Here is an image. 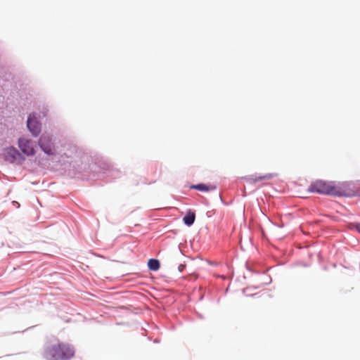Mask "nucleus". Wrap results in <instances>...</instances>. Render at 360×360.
<instances>
[{
  "instance_id": "5",
  "label": "nucleus",
  "mask_w": 360,
  "mask_h": 360,
  "mask_svg": "<svg viewBox=\"0 0 360 360\" xmlns=\"http://www.w3.org/2000/svg\"><path fill=\"white\" fill-rule=\"evenodd\" d=\"M38 143L41 150L48 155H53L54 147L50 136H41Z\"/></svg>"
},
{
  "instance_id": "8",
  "label": "nucleus",
  "mask_w": 360,
  "mask_h": 360,
  "mask_svg": "<svg viewBox=\"0 0 360 360\" xmlns=\"http://www.w3.org/2000/svg\"><path fill=\"white\" fill-rule=\"evenodd\" d=\"M195 219V214L194 212H189L183 218L184 222L188 225L191 226L194 223Z\"/></svg>"
},
{
  "instance_id": "4",
  "label": "nucleus",
  "mask_w": 360,
  "mask_h": 360,
  "mask_svg": "<svg viewBox=\"0 0 360 360\" xmlns=\"http://www.w3.org/2000/svg\"><path fill=\"white\" fill-rule=\"evenodd\" d=\"M4 156L6 160L10 162H18L22 164L25 158L21 155L18 150L14 147H8L4 149Z\"/></svg>"
},
{
  "instance_id": "2",
  "label": "nucleus",
  "mask_w": 360,
  "mask_h": 360,
  "mask_svg": "<svg viewBox=\"0 0 360 360\" xmlns=\"http://www.w3.org/2000/svg\"><path fill=\"white\" fill-rule=\"evenodd\" d=\"M75 354L73 347L63 342L47 345L44 351V357L46 360H67Z\"/></svg>"
},
{
  "instance_id": "9",
  "label": "nucleus",
  "mask_w": 360,
  "mask_h": 360,
  "mask_svg": "<svg viewBox=\"0 0 360 360\" xmlns=\"http://www.w3.org/2000/svg\"><path fill=\"white\" fill-rule=\"evenodd\" d=\"M191 188H193V189H195V190H198V191H209L210 190L215 189V187L214 186H207V185L203 184H200L192 186Z\"/></svg>"
},
{
  "instance_id": "13",
  "label": "nucleus",
  "mask_w": 360,
  "mask_h": 360,
  "mask_svg": "<svg viewBox=\"0 0 360 360\" xmlns=\"http://www.w3.org/2000/svg\"><path fill=\"white\" fill-rule=\"evenodd\" d=\"M13 203H16L19 206V204L17 202L13 201Z\"/></svg>"
},
{
  "instance_id": "1",
  "label": "nucleus",
  "mask_w": 360,
  "mask_h": 360,
  "mask_svg": "<svg viewBox=\"0 0 360 360\" xmlns=\"http://www.w3.org/2000/svg\"><path fill=\"white\" fill-rule=\"evenodd\" d=\"M347 182L335 183L323 180H316L311 184L308 191L322 195L333 196H353L355 192L350 188Z\"/></svg>"
},
{
  "instance_id": "7",
  "label": "nucleus",
  "mask_w": 360,
  "mask_h": 360,
  "mask_svg": "<svg viewBox=\"0 0 360 360\" xmlns=\"http://www.w3.org/2000/svg\"><path fill=\"white\" fill-rule=\"evenodd\" d=\"M272 177L273 174H266L262 176L252 175L248 178V180L251 182H257L258 181L269 180L271 179Z\"/></svg>"
},
{
  "instance_id": "11",
  "label": "nucleus",
  "mask_w": 360,
  "mask_h": 360,
  "mask_svg": "<svg viewBox=\"0 0 360 360\" xmlns=\"http://www.w3.org/2000/svg\"><path fill=\"white\" fill-rule=\"evenodd\" d=\"M356 229L359 233H360V224L356 225Z\"/></svg>"
},
{
  "instance_id": "10",
  "label": "nucleus",
  "mask_w": 360,
  "mask_h": 360,
  "mask_svg": "<svg viewBox=\"0 0 360 360\" xmlns=\"http://www.w3.org/2000/svg\"><path fill=\"white\" fill-rule=\"evenodd\" d=\"M148 268L152 271H157L160 269V264L158 259H150L148 262Z\"/></svg>"
},
{
  "instance_id": "6",
  "label": "nucleus",
  "mask_w": 360,
  "mask_h": 360,
  "mask_svg": "<svg viewBox=\"0 0 360 360\" xmlns=\"http://www.w3.org/2000/svg\"><path fill=\"white\" fill-rule=\"evenodd\" d=\"M27 127L33 135H37L40 132V123L37 121L34 113L30 114L27 118Z\"/></svg>"
},
{
  "instance_id": "12",
  "label": "nucleus",
  "mask_w": 360,
  "mask_h": 360,
  "mask_svg": "<svg viewBox=\"0 0 360 360\" xmlns=\"http://www.w3.org/2000/svg\"><path fill=\"white\" fill-rule=\"evenodd\" d=\"M356 229L359 233H360V224L356 225Z\"/></svg>"
},
{
  "instance_id": "3",
  "label": "nucleus",
  "mask_w": 360,
  "mask_h": 360,
  "mask_svg": "<svg viewBox=\"0 0 360 360\" xmlns=\"http://www.w3.org/2000/svg\"><path fill=\"white\" fill-rule=\"evenodd\" d=\"M18 147L25 155H34L37 148V141H33L30 136H22L18 139Z\"/></svg>"
}]
</instances>
